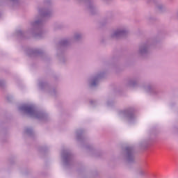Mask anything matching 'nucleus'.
<instances>
[{
  "label": "nucleus",
  "instance_id": "obj_1",
  "mask_svg": "<svg viewBox=\"0 0 178 178\" xmlns=\"http://www.w3.org/2000/svg\"><path fill=\"white\" fill-rule=\"evenodd\" d=\"M26 112L28 113H34V108L29 106L26 108Z\"/></svg>",
  "mask_w": 178,
  "mask_h": 178
}]
</instances>
